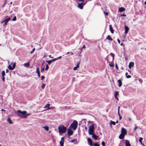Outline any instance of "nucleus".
Returning <instances> with one entry per match:
<instances>
[{"mask_svg":"<svg viewBox=\"0 0 146 146\" xmlns=\"http://www.w3.org/2000/svg\"><path fill=\"white\" fill-rule=\"evenodd\" d=\"M59 134L61 135L62 134L65 133L66 131V128L62 125H60L58 127Z\"/></svg>","mask_w":146,"mask_h":146,"instance_id":"f257e3e1","label":"nucleus"},{"mask_svg":"<svg viewBox=\"0 0 146 146\" xmlns=\"http://www.w3.org/2000/svg\"><path fill=\"white\" fill-rule=\"evenodd\" d=\"M17 113H18L17 115L18 116L21 118H24V115H25L27 111H22L20 110H18L17 111Z\"/></svg>","mask_w":146,"mask_h":146,"instance_id":"f03ea898","label":"nucleus"},{"mask_svg":"<svg viewBox=\"0 0 146 146\" xmlns=\"http://www.w3.org/2000/svg\"><path fill=\"white\" fill-rule=\"evenodd\" d=\"M77 126L78 122L74 120L71 124L70 127L73 128L74 130H75L77 128Z\"/></svg>","mask_w":146,"mask_h":146,"instance_id":"7ed1b4c3","label":"nucleus"},{"mask_svg":"<svg viewBox=\"0 0 146 146\" xmlns=\"http://www.w3.org/2000/svg\"><path fill=\"white\" fill-rule=\"evenodd\" d=\"M94 131V125L92 124L89 127L88 129V133L90 135H92L93 134Z\"/></svg>","mask_w":146,"mask_h":146,"instance_id":"20e7f679","label":"nucleus"},{"mask_svg":"<svg viewBox=\"0 0 146 146\" xmlns=\"http://www.w3.org/2000/svg\"><path fill=\"white\" fill-rule=\"evenodd\" d=\"M86 3H84V2H82L81 3H78V7L80 9H82L83 8V5Z\"/></svg>","mask_w":146,"mask_h":146,"instance_id":"39448f33","label":"nucleus"},{"mask_svg":"<svg viewBox=\"0 0 146 146\" xmlns=\"http://www.w3.org/2000/svg\"><path fill=\"white\" fill-rule=\"evenodd\" d=\"M64 138L62 137L61 138V140L60 142V145L59 146H64Z\"/></svg>","mask_w":146,"mask_h":146,"instance_id":"423d86ee","label":"nucleus"},{"mask_svg":"<svg viewBox=\"0 0 146 146\" xmlns=\"http://www.w3.org/2000/svg\"><path fill=\"white\" fill-rule=\"evenodd\" d=\"M73 131L70 129H68L67 131L68 135L69 136L72 135L73 134Z\"/></svg>","mask_w":146,"mask_h":146,"instance_id":"0eeeda50","label":"nucleus"},{"mask_svg":"<svg viewBox=\"0 0 146 146\" xmlns=\"http://www.w3.org/2000/svg\"><path fill=\"white\" fill-rule=\"evenodd\" d=\"M87 140L88 142V144L90 146H93V145L92 143V141L90 138H88Z\"/></svg>","mask_w":146,"mask_h":146,"instance_id":"6e6552de","label":"nucleus"},{"mask_svg":"<svg viewBox=\"0 0 146 146\" xmlns=\"http://www.w3.org/2000/svg\"><path fill=\"white\" fill-rule=\"evenodd\" d=\"M121 133L125 135L127 133V131L124 128L122 127L121 130Z\"/></svg>","mask_w":146,"mask_h":146,"instance_id":"1a4fd4ad","label":"nucleus"},{"mask_svg":"<svg viewBox=\"0 0 146 146\" xmlns=\"http://www.w3.org/2000/svg\"><path fill=\"white\" fill-rule=\"evenodd\" d=\"M70 142L71 143H74V144H76L78 143L77 139H76L71 140L70 141Z\"/></svg>","mask_w":146,"mask_h":146,"instance_id":"9d476101","label":"nucleus"},{"mask_svg":"<svg viewBox=\"0 0 146 146\" xmlns=\"http://www.w3.org/2000/svg\"><path fill=\"white\" fill-rule=\"evenodd\" d=\"M125 146H130L131 144L129 140H125Z\"/></svg>","mask_w":146,"mask_h":146,"instance_id":"9b49d317","label":"nucleus"},{"mask_svg":"<svg viewBox=\"0 0 146 146\" xmlns=\"http://www.w3.org/2000/svg\"><path fill=\"white\" fill-rule=\"evenodd\" d=\"M125 34H127L129 31V28L128 27H127V26H126V25H125Z\"/></svg>","mask_w":146,"mask_h":146,"instance_id":"f8f14e48","label":"nucleus"},{"mask_svg":"<svg viewBox=\"0 0 146 146\" xmlns=\"http://www.w3.org/2000/svg\"><path fill=\"white\" fill-rule=\"evenodd\" d=\"M134 65V63L133 62H130L129 64V68H131V67H133Z\"/></svg>","mask_w":146,"mask_h":146,"instance_id":"ddd939ff","label":"nucleus"},{"mask_svg":"<svg viewBox=\"0 0 146 146\" xmlns=\"http://www.w3.org/2000/svg\"><path fill=\"white\" fill-rule=\"evenodd\" d=\"M119 95V94L118 92H115L114 96H115V98L117 99V100H118V98L117 97V96Z\"/></svg>","mask_w":146,"mask_h":146,"instance_id":"4468645a","label":"nucleus"},{"mask_svg":"<svg viewBox=\"0 0 146 146\" xmlns=\"http://www.w3.org/2000/svg\"><path fill=\"white\" fill-rule=\"evenodd\" d=\"M125 11V9L123 7H121L119 9V11L120 12H122Z\"/></svg>","mask_w":146,"mask_h":146,"instance_id":"2eb2a0df","label":"nucleus"},{"mask_svg":"<svg viewBox=\"0 0 146 146\" xmlns=\"http://www.w3.org/2000/svg\"><path fill=\"white\" fill-rule=\"evenodd\" d=\"M92 137L95 140H97V138L98 137V136L96 135L94 133L92 134Z\"/></svg>","mask_w":146,"mask_h":146,"instance_id":"dca6fc26","label":"nucleus"},{"mask_svg":"<svg viewBox=\"0 0 146 146\" xmlns=\"http://www.w3.org/2000/svg\"><path fill=\"white\" fill-rule=\"evenodd\" d=\"M125 135L124 134H123L121 133L119 135V138L120 139H123Z\"/></svg>","mask_w":146,"mask_h":146,"instance_id":"f3484780","label":"nucleus"},{"mask_svg":"<svg viewBox=\"0 0 146 146\" xmlns=\"http://www.w3.org/2000/svg\"><path fill=\"white\" fill-rule=\"evenodd\" d=\"M80 63V62H78L76 66L74 68L73 70H76L77 68H78L79 67Z\"/></svg>","mask_w":146,"mask_h":146,"instance_id":"a211bd4d","label":"nucleus"},{"mask_svg":"<svg viewBox=\"0 0 146 146\" xmlns=\"http://www.w3.org/2000/svg\"><path fill=\"white\" fill-rule=\"evenodd\" d=\"M118 82L119 83V86L120 87L122 85V81L121 80H118Z\"/></svg>","mask_w":146,"mask_h":146,"instance_id":"6ab92c4d","label":"nucleus"},{"mask_svg":"<svg viewBox=\"0 0 146 146\" xmlns=\"http://www.w3.org/2000/svg\"><path fill=\"white\" fill-rule=\"evenodd\" d=\"M106 39H108L112 41L113 40L110 35H108L106 38Z\"/></svg>","mask_w":146,"mask_h":146,"instance_id":"aec40b11","label":"nucleus"},{"mask_svg":"<svg viewBox=\"0 0 146 146\" xmlns=\"http://www.w3.org/2000/svg\"><path fill=\"white\" fill-rule=\"evenodd\" d=\"M30 65V64L29 62H27L24 64V66L25 67H29Z\"/></svg>","mask_w":146,"mask_h":146,"instance_id":"412c9836","label":"nucleus"},{"mask_svg":"<svg viewBox=\"0 0 146 146\" xmlns=\"http://www.w3.org/2000/svg\"><path fill=\"white\" fill-rule=\"evenodd\" d=\"M7 121L10 124H12L13 123V122L11 120L10 118L9 117L7 119Z\"/></svg>","mask_w":146,"mask_h":146,"instance_id":"4be33fe9","label":"nucleus"},{"mask_svg":"<svg viewBox=\"0 0 146 146\" xmlns=\"http://www.w3.org/2000/svg\"><path fill=\"white\" fill-rule=\"evenodd\" d=\"M110 31L111 33H113V32H114V30L113 29H112V26H111V25H110Z\"/></svg>","mask_w":146,"mask_h":146,"instance_id":"5701e85b","label":"nucleus"},{"mask_svg":"<svg viewBox=\"0 0 146 146\" xmlns=\"http://www.w3.org/2000/svg\"><path fill=\"white\" fill-rule=\"evenodd\" d=\"M143 139V138H142V137H140L139 139V141L141 144L143 146H145L143 144L142 142V141Z\"/></svg>","mask_w":146,"mask_h":146,"instance_id":"b1692460","label":"nucleus"},{"mask_svg":"<svg viewBox=\"0 0 146 146\" xmlns=\"http://www.w3.org/2000/svg\"><path fill=\"white\" fill-rule=\"evenodd\" d=\"M50 106V104H47L44 107V108L48 109V108H49V106Z\"/></svg>","mask_w":146,"mask_h":146,"instance_id":"393cba45","label":"nucleus"},{"mask_svg":"<svg viewBox=\"0 0 146 146\" xmlns=\"http://www.w3.org/2000/svg\"><path fill=\"white\" fill-rule=\"evenodd\" d=\"M43 128L45 129V130L47 131L49 130V127L48 126H44L43 127Z\"/></svg>","mask_w":146,"mask_h":146,"instance_id":"a878e982","label":"nucleus"},{"mask_svg":"<svg viewBox=\"0 0 146 146\" xmlns=\"http://www.w3.org/2000/svg\"><path fill=\"white\" fill-rule=\"evenodd\" d=\"M8 68L11 70H13V67H11L10 64L9 65Z\"/></svg>","mask_w":146,"mask_h":146,"instance_id":"bb28decb","label":"nucleus"},{"mask_svg":"<svg viewBox=\"0 0 146 146\" xmlns=\"http://www.w3.org/2000/svg\"><path fill=\"white\" fill-rule=\"evenodd\" d=\"M54 108V107H49V108H48V109H46L44 110L46 111V110H51V109H53Z\"/></svg>","mask_w":146,"mask_h":146,"instance_id":"cd10ccee","label":"nucleus"},{"mask_svg":"<svg viewBox=\"0 0 146 146\" xmlns=\"http://www.w3.org/2000/svg\"><path fill=\"white\" fill-rule=\"evenodd\" d=\"M110 124L111 125V124H113V125H115L116 124V123L115 121H111Z\"/></svg>","mask_w":146,"mask_h":146,"instance_id":"c85d7f7f","label":"nucleus"},{"mask_svg":"<svg viewBox=\"0 0 146 146\" xmlns=\"http://www.w3.org/2000/svg\"><path fill=\"white\" fill-rule=\"evenodd\" d=\"M1 23H5V24H4V25H6L7 24V22L6 21H5V20H4L2 21H1Z\"/></svg>","mask_w":146,"mask_h":146,"instance_id":"c756f323","label":"nucleus"},{"mask_svg":"<svg viewBox=\"0 0 146 146\" xmlns=\"http://www.w3.org/2000/svg\"><path fill=\"white\" fill-rule=\"evenodd\" d=\"M1 74L2 76H5V73L4 71H2Z\"/></svg>","mask_w":146,"mask_h":146,"instance_id":"7c9ffc66","label":"nucleus"},{"mask_svg":"<svg viewBox=\"0 0 146 146\" xmlns=\"http://www.w3.org/2000/svg\"><path fill=\"white\" fill-rule=\"evenodd\" d=\"M48 68H49L48 66V64H47L46 65L45 70H46L47 71L48 70Z\"/></svg>","mask_w":146,"mask_h":146,"instance_id":"2f4dec72","label":"nucleus"},{"mask_svg":"<svg viewBox=\"0 0 146 146\" xmlns=\"http://www.w3.org/2000/svg\"><path fill=\"white\" fill-rule=\"evenodd\" d=\"M36 72L37 73H40L39 70V68L38 67H37L36 68Z\"/></svg>","mask_w":146,"mask_h":146,"instance_id":"473e14b6","label":"nucleus"},{"mask_svg":"<svg viewBox=\"0 0 146 146\" xmlns=\"http://www.w3.org/2000/svg\"><path fill=\"white\" fill-rule=\"evenodd\" d=\"M31 113H28V114H25V115H24V118H26L28 116V115H31Z\"/></svg>","mask_w":146,"mask_h":146,"instance_id":"72a5a7b5","label":"nucleus"},{"mask_svg":"<svg viewBox=\"0 0 146 146\" xmlns=\"http://www.w3.org/2000/svg\"><path fill=\"white\" fill-rule=\"evenodd\" d=\"M46 62H47L49 64H50L52 62L51 60H46Z\"/></svg>","mask_w":146,"mask_h":146,"instance_id":"f704fd0d","label":"nucleus"},{"mask_svg":"<svg viewBox=\"0 0 146 146\" xmlns=\"http://www.w3.org/2000/svg\"><path fill=\"white\" fill-rule=\"evenodd\" d=\"M109 65L111 67H114V64L111 63Z\"/></svg>","mask_w":146,"mask_h":146,"instance_id":"c9c22d12","label":"nucleus"},{"mask_svg":"<svg viewBox=\"0 0 146 146\" xmlns=\"http://www.w3.org/2000/svg\"><path fill=\"white\" fill-rule=\"evenodd\" d=\"M110 54L112 57L113 60V61L114 58V54H113L112 53H110Z\"/></svg>","mask_w":146,"mask_h":146,"instance_id":"e433bc0d","label":"nucleus"},{"mask_svg":"<svg viewBox=\"0 0 146 146\" xmlns=\"http://www.w3.org/2000/svg\"><path fill=\"white\" fill-rule=\"evenodd\" d=\"M11 19L10 17H9L8 18L5 19V20L7 22H8Z\"/></svg>","mask_w":146,"mask_h":146,"instance_id":"4c0bfd02","label":"nucleus"},{"mask_svg":"<svg viewBox=\"0 0 146 146\" xmlns=\"http://www.w3.org/2000/svg\"><path fill=\"white\" fill-rule=\"evenodd\" d=\"M101 145L103 146H105V143L104 141H102L101 143Z\"/></svg>","mask_w":146,"mask_h":146,"instance_id":"58836bf2","label":"nucleus"},{"mask_svg":"<svg viewBox=\"0 0 146 146\" xmlns=\"http://www.w3.org/2000/svg\"><path fill=\"white\" fill-rule=\"evenodd\" d=\"M94 146H99V145L98 143H95L94 144Z\"/></svg>","mask_w":146,"mask_h":146,"instance_id":"ea45409f","label":"nucleus"},{"mask_svg":"<svg viewBox=\"0 0 146 146\" xmlns=\"http://www.w3.org/2000/svg\"><path fill=\"white\" fill-rule=\"evenodd\" d=\"M16 19H17L16 17V16H15L13 19H12V21H16Z\"/></svg>","mask_w":146,"mask_h":146,"instance_id":"a19ab883","label":"nucleus"},{"mask_svg":"<svg viewBox=\"0 0 146 146\" xmlns=\"http://www.w3.org/2000/svg\"><path fill=\"white\" fill-rule=\"evenodd\" d=\"M45 86V84H43L41 86L42 88V89H44V88Z\"/></svg>","mask_w":146,"mask_h":146,"instance_id":"79ce46f5","label":"nucleus"},{"mask_svg":"<svg viewBox=\"0 0 146 146\" xmlns=\"http://www.w3.org/2000/svg\"><path fill=\"white\" fill-rule=\"evenodd\" d=\"M16 65V63L15 62L14 63L13 65V69H14V68H15V66Z\"/></svg>","mask_w":146,"mask_h":146,"instance_id":"37998d69","label":"nucleus"},{"mask_svg":"<svg viewBox=\"0 0 146 146\" xmlns=\"http://www.w3.org/2000/svg\"><path fill=\"white\" fill-rule=\"evenodd\" d=\"M35 50V48H33V50L30 52V54H32L33 52H34V51Z\"/></svg>","mask_w":146,"mask_h":146,"instance_id":"c03bdc74","label":"nucleus"},{"mask_svg":"<svg viewBox=\"0 0 146 146\" xmlns=\"http://www.w3.org/2000/svg\"><path fill=\"white\" fill-rule=\"evenodd\" d=\"M57 60V58H55L52 59L51 61L52 62H54Z\"/></svg>","mask_w":146,"mask_h":146,"instance_id":"a18cd8bd","label":"nucleus"},{"mask_svg":"<svg viewBox=\"0 0 146 146\" xmlns=\"http://www.w3.org/2000/svg\"><path fill=\"white\" fill-rule=\"evenodd\" d=\"M139 82L141 83V84H142V83L143 82V80H142L141 79H139Z\"/></svg>","mask_w":146,"mask_h":146,"instance_id":"49530a36","label":"nucleus"},{"mask_svg":"<svg viewBox=\"0 0 146 146\" xmlns=\"http://www.w3.org/2000/svg\"><path fill=\"white\" fill-rule=\"evenodd\" d=\"M44 70V68H42L41 70V72H43Z\"/></svg>","mask_w":146,"mask_h":146,"instance_id":"de8ad7c7","label":"nucleus"},{"mask_svg":"<svg viewBox=\"0 0 146 146\" xmlns=\"http://www.w3.org/2000/svg\"><path fill=\"white\" fill-rule=\"evenodd\" d=\"M41 80H42L45 78V77L44 76H42L41 77Z\"/></svg>","mask_w":146,"mask_h":146,"instance_id":"09e8293b","label":"nucleus"},{"mask_svg":"<svg viewBox=\"0 0 146 146\" xmlns=\"http://www.w3.org/2000/svg\"><path fill=\"white\" fill-rule=\"evenodd\" d=\"M104 14H105V15H106L107 16V15H108V12H104Z\"/></svg>","mask_w":146,"mask_h":146,"instance_id":"8fccbe9b","label":"nucleus"},{"mask_svg":"<svg viewBox=\"0 0 146 146\" xmlns=\"http://www.w3.org/2000/svg\"><path fill=\"white\" fill-rule=\"evenodd\" d=\"M131 77V76L130 75H127V76H126L127 78H130Z\"/></svg>","mask_w":146,"mask_h":146,"instance_id":"3c124183","label":"nucleus"},{"mask_svg":"<svg viewBox=\"0 0 146 146\" xmlns=\"http://www.w3.org/2000/svg\"><path fill=\"white\" fill-rule=\"evenodd\" d=\"M2 80L3 82H4L5 80V78L4 76H2Z\"/></svg>","mask_w":146,"mask_h":146,"instance_id":"603ef678","label":"nucleus"},{"mask_svg":"<svg viewBox=\"0 0 146 146\" xmlns=\"http://www.w3.org/2000/svg\"><path fill=\"white\" fill-rule=\"evenodd\" d=\"M137 126H135V127L134 128V130H136L137 129Z\"/></svg>","mask_w":146,"mask_h":146,"instance_id":"864d4df0","label":"nucleus"},{"mask_svg":"<svg viewBox=\"0 0 146 146\" xmlns=\"http://www.w3.org/2000/svg\"><path fill=\"white\" fill-rule=\"evenodd\" d=\"M115 68H116L117 69L118 68V66H117V65L116 64H115Z\"/></svg>","mask_w":146,"mask_h":146,"instance_id":"5fc2aeb1","label":"nucleus"},{"mask_svg":"<svg viewBox=\"0 0 146 146\" xmlns=\"http://www.w3.org/2000/svg\"><path fill=\"white\" fill-rule=\"evenodd\" d=\"M38 74V76L39 77H40V72L39 73H37Z\"/></svg>","mask_w":146,"mask_h":146,"instance_id":"6e6d98bb","label":"nucleus"},{"mask_svg":"<svg viewBox=\"0 0 146 146\" xmlns=\"http://www.w3.org/2000/svg\"><path fill=\"white\" fill-rule=\"evenodd\" d=\"M120 45L121 46H124V44H123V43H121Z\"/></svg>","mask_w":146,"mask_h":146,"instance_id":"4d7b16f0","label":"nucleus"},{"mask_svg":"<svg viewBox=\"0 0 146 146\" xmlns=\"http://www.w3.org/2000/svg\"><path fill=\"white\" fill-rule=\"evenodd\" d=\"M119 119L120 120H121L122 118V117L120 115H119Z\"/></svg>","mask_w":146,"mask_h":146,"instance_id":"13d9d810","label":"nucleus"},{"mask_svg":"<svg viewBox=\"0 0 146 146\" xmlns=\"http://www.w3.org/2000/svg\"><path fill=\"white\" fill-rule=\"evenodd\" d=\"M117 41L119 43H120V40L119 39H117Z\"/></svg>","mask_w":146,"mask_h":146,"instance_id":"bf43d9fd","label":"nucleus"},{"mask_svg":"<svg viewBox=\"0 0 146 146\" xmlns=\"http://www.w3.org/2000/svg\"><path fill=\"white\" fill-rule=\"evenodd\" d=\"M61 58H62L61 56H59V57H57L56 58H57V60H58L59 59Z\"/></svg>","mask_w":146,"mask_h":146,"instance_id":"052dcab7","label":"nucleus"},{"mask_svg":"<svg viewBox=\"0 0 146 146\" xmlns=\"http://www.w3.org/2000/svg\"><path fill=\"white\" fill-rule=\"evenodd\" d=\"M121 16H123V17H126V15L125 14H123L121 15Z\"/></svg>","mask_w":146,"mask_h":146,"instance_id":"680f3d73","label":"nucleus"},{"mask_svg":"<svg viewBox=\"0 0 146 146\" xmlns=\"http://www.w3.org/2000/svg\"><path fill=\"white\" fill-rule=\"evenodd\" d=\"M82 48H85V46L84 45H83Z\"/></svg>","mask_w":146,"mask_h":146,"instance_id":"e2e57ef3","label":"nucleus"},{"mask_svg":"<svg viewBox=\"0 0 146 146\" xmlns=\"http://www.w3.org/2000/svg\"><path fill=\"white\" fill-rule=\"evenodd\" d=\"M118 114L119 116V115H120L119 113V111H118Z\"/></svg>","mask_w":146,"mask_h":146,"instance_id":"0e129e2a","label":"nucleus"},{"mask_svg":"<svg viewBox=\"0 0 146 146\" xmlns=\"http://www.w3.org/2000/svg\"><path fill=\"white\" fill-rule=\"evenodd\" d=\"M8 72H9V70L8 69H7L6 70V72L8 73Z\"/></svg>","mask_w":146,"mask_h":146,"instance_id":"69168bd1","label":"nucleus"},{"mask_svg":"<svg viewBox=\"0 0 146 146\" xmlns=\"http://www.w3.org/2000/svg\"><path fill=\"white\" fill-rule=\"evenodd\" d=\"M129 121H131V119L130 117H129Z\"/></svg>","mask_w":146,"mask_h":146,"instance_id":"338daca9","label":"nucleus"},{"mask_svg":"<svg viewBox=\"0 0 146 146\" xmlns=\"http://www.w3.org/2000/svg\"><path fill=\"white\" fill-rule=\"evenodd\" d=\"M120 107L119 106H118V111H119V108H120Z\"/></svg>","mask_w":146,"mask_h":146,"instance_id":"774afa93","label":"nucleus"}]
</instances>
